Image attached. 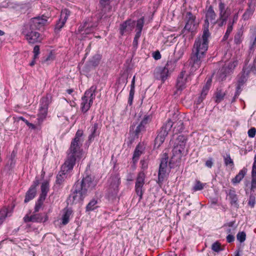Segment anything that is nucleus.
Instances as JSON below:
<instances>
[{"mask_svg": "<svg viewBox=\"0 0 256 256\" xmlns=\"http://www.w3.org/2000/svg\"><path fill=\"white\" fill-rule=\"evenodd\" d=\"M246 172V169H242L240 171L238 174L232 180L233 184L239 183L244 176Z\"/></svg>", "mask_w": 256, "mask_h": 256, "instance_id": "nucleus-29", "label": "nucleus"}, {"mask_svg": "<svg viewBox=\"0 0 256 256\" xmlns=\"http://www.w3.org/2000/svg\"><path fill=\"white\" fill-rule=\"evenodd\" d=\"M33 52L34 54V59L36 60L38 58V55L40 54V48L38 46H34V48Z\"/></svg>", "mask_w": 256, "mask_h": 256, "instance_id": "nucleus-53", "label": "nucleus"}, {"mask_svg": "<svg viewBox=\"0 0 256 256\" xmlns=\"http://www.w3.org/2000/svg\"><path fill=\"white\" fill-rule=\"evenodd\" d=\"M232 28H233L232 23L231 22V20H229L227 30L226 31V34H230L232 30Z\"/></svg>", "mask_w": 256, "mask_h": 256, "instance_id": "nucleus-56", "label": "nucleus"}, {"mask_svg": "<svg viewBox=\"0 0 256 256\" xmlns=\"http://www.w3.org/2000/svg\"><path fill=\"white\" fill-rule=\"evenodd\" d=\"M20 120H22L24 122H25V123L28 126H33L32 124L30 123L27 120H25L23 117H20L19 118Z\"/></svg>", "mask_w": 256, "mask_h": 256, "instance_id": "nucleus-63", "label": "nucleus"}, {"mask_svg": "<svg viewBox=\"0 0 256 256\" xmlns=\"http://www.w3.org/2000/svg\"><path fill=\"white\" fill-rule=\"evenodd\" d=\"M146 176L144 172H140L138 173L136 182L135 190L136 194L140 196V199L142 198L143 191L142 188L144 184Z\"/></svg>", "mask_w": 256, "mask_h": 256, "instance_id": "nucleus-11", "label": "nucleus"}, {"mask_svg": "<svg viewBox=\"0 0 256 256\" xmlns=\"http://www.w3.org/2000/svg\"><path fill=\"white\" fill-rule=\"evenodd\" d=\"M46 16H38L32 18L30 21L24 24L22 28V33L30 44L40 42L42 38L39 32L36 31L43 27L46 23Z\"/></svg>", "mask_w": 256, "mask_h": 256, "instance_id": "nucleus-2", "label": "nucleus"}, {"mask_svg": "<svg viewBox=\"0 0 256 256\" xmlns=\"http://www.w3.org/2000/svg\"><path fill=\"white\" fill-rule=\"evenodd\" d=\"M98 202L97 198L92 199L87 204L86 206V211L90 212L94 210L98 207Z\"/></svg>", "mask_w": 256, "mask_h": 256, "instance_id": "nucleus-30", "label": "nucleus"}, {"mask_svg": "<svg viewBox=\"0 0 256 256\" xmlns=\"http://www.w3.org/2000/svg\"><path fill=\"white\" fill-rule=\"evenodd\" d=\"M38 181H36L34 184L30 187L28 190L26 192L24 200L25 203L28 202L30 200H32L34 198L36 192V186L38 185Z\"/></svg>", "mask_w": 256, "mask_h": 256, "instance_id": "nucleus-20", "label": "nucleus"}, {"mask_svg": "<svg viewBox=\"0 0 256 256\" xmlns=\"http://www.w3.org/2000/svg\"><path fill=\"white\" fill-rule=\"evenodd\" d=\"M174 67H175L174 62L172 60H170V61H168L167 62L166 65L164 68L165 69H166V70H168V72H172L174 70Z\"/></svg>", "mask_w": 256, "mask_h": 256, "instance_id": "nucleus-41", "label": "nucleus"}, {"mask_svg": "<svg viewBox=\"0 0 256 256\" xmlns=\"http://www.w3.org/2000/svg\"><path fill=\"white\" fill-rule=\"evenodd\" d=\"M218 8L220 11V16H230V12L228 10V8H226L225 4L222 1L219 3Z\"/></svg>", "mask_w": 256, "mask_h": 256, "instance_id": "nucleus-26", "label": "nucleus"}, {"mask_svg": "<svg viewBox=\"0 0 256 256\" xmlns=\"http://www.w3.org/2000/svg\"><path fill=\"white\" fill-rule=\"evenodd\" d=\"M236 238L240 242H242L246 240V234L244 232H239L236 235Z\"/></svg>", "mask_w": 256, "mask_h": 256, "instance_id": "nucleus-44", "label": "nucleus"}, {"mask_svg": "<svg viewBox=\"0 0 256 256\" xmlns=\"http://www.w3.org/2000/svg\"><path fill=\"white\" fill-rule=\"evenodd\" d=\"M186 18L188 19L186 24L183 30V32L188 30V32H192L196 28V24L194 22L195 16L192 14L188 12L186 14Z\"/></svg>", "mask_w": 256, "mask_h": 256, "instance_id": "nucleus-19", "label": "nucleus"}, {"mask_svg": "<svg viewBox=\"0 0 256 256\" xmlns=\"http://www.w3.org/2000/svg\"><path fill=\"white\" fill-rule=\"evenodd\" d=\"M204 184L201 183L199 180L196 182V185L194 187V190L195 191L200 190L204 188Z\"/></svg>", "mask_w": 256, "mask_h": 256, "instance_id": "nucleus-47", "label": "nucleus"}, {"mask_svg": "<svg viewBox=\"0 0 256 256\" xmlns=\"http://www.w3.org/2000/svg\"><path fill=\"white\" fill-rule=\"evenodd\" d=\"M70 14V12L67 9L65 8L62 10L59 22L56 24L54 30L56 33H58L64 26Z\"/></svg>", "mask_w": 256, "mask_h": 256, "instance_id": "nucleus-15", "label": "nucleus"}, {"mask_svg": "<svg viewBox=\"0 0 256 256\" xmlns=\"http://www.w3.org/2000/svg\"><path fill=\"white\" fill-rule=\"evenodd\" d=\"M49 190V184L48 182H44L42 183L41 186V194L40 196V198L46 199L47 193Z\"/></svg>", "mask_w": 256, "mask_h": 256, "instance_id": "nucleus-28", "label": "nucleus"}, {"mask_svg": "<svg viewBox=\"0 0 256 256\" xmlns=\"http://www.w3.org/2000/svg\"><path fill=\"white\" fill-rule=\"evenodd\" d=\"M140 36V35L139 34V33L136 34L135 35V36L134 38V40H133V46L134 48L136 49L137 48L138 45V40Z\"/></svg>", "mask_w": 256, "mask_h": 256, "instance_id": "nucleus-51", "label": "nucleus"}, {"mask_svg": "<svg viewBox=\"0 0 256 256\" xmlns=\"http://www.w3.org/2000/svg\"><path fill=\"white\" fill-rule=\"evenodd\" d=\"M210 36V34L208 29L204 28L202 36L196 40L190 62L192 70H195L200 66L205 53L208 49Z\"/></svg>", "mask_w": 256, "mask_h": 256, "instance_id": "nucleus-1", "label": "nucleus"}, {"mask_svg": "<svg viewBox=\"0 0 256 256\" xmlns=\"http://www.w3.org/2000/svg\"><path fill=\"white\" fill-rule=\"evenodd\" d=\"M252 180L251 182V190L254 191L256 188V155L254 156V161L253 164L252 172Z\"/></svg>", "mask_w": 256, "mask_h": 256, "instance_id": "nucleus-25", "label": "nucleus"}, {"mask_svg": "<svg viewBox=\"0 0 256 256\" xmlns=\"http://www.w3.org/2000/svg\"><path fill=\"white\" fill-rule=\"evenodd\" d=\"M242 32L238 31L234 36V42L235 44H238L242 42Z\"/></svg>", "mask_w": 256, "mask_h": 256, "instance_id": "nucleus-43", "label": "nucleus"}, {"mask_svg": "<svg viewBox=\"0 0 256 256\" xmlns=\"http://www.w3.org/2000/svg\"><path fill=\"white\" fill-rule=\"evenodd\" d=\"M96 26H97V24L92 23L91 18H88L84 22L82 26L79 27L78 32H84L82 34H88Z\"/></svg>", "mask_w": 256, "mask_h": 256, "instance_id": "nucleus-16", "label": "nucleus"}, {"mask_svg": "<svg viewBox=\"0 0 256 256\" xmlns=\"http://www.w3.org/2000/svg\"><path fill=\"white\" fill-rule=\"evenodd\" d=\"M252 40V44L250 46V49H252L253 46L256 43V30L254 31V33L253 34L252 36H251Z\"/></svg>", "mask_w": 256, "mask_h": 256, "instance_id": "nucleus-58", "label": "nucleus"}, {"mask_svg": "<svg viewBox=\"0 0 256 256\" xmlns=\"http://www.w3.org/2000/svg\"><path fill=\"white\" fill-rule=\"evenodd\" d=\"M227 194L229 197L230 204L236 208H238L239 204L238 202V196L236 192L234 190H230L228 191V192L227 193Z\"/></svg>", "mask_w": 256, "mask_h": 256, "instance_id": "nucleus-23", "label": "nucleus"}, {"mask_svg": "<svg viewBox=\"0 0 256 256\" xmlns=\"http://www.w3.org/2000/svg\"><path fill=\"white\" fill-rule=\"evenodd\" d=\"M54 58V54L52 52H50L46 57H44L42 60V62H48L53 60Z\"/></svg>", "mask_w": 256, "mask_h": 256, "instance_id": "nucleus-48", "label": "nucleus"}, {"mask_svg": "<svg viewBox=\"0 0 256 256\" xmlns=\"http://www.w3.org/2000/svg\"><path fill=\"white\" fill-rule=\"evenodd\" d=\"M226 95L225 92L223 91L221 89H218L216 92L215 101L217 103L220 102L224 100V98Z\"/></svg>", "mask_w": 256, "mask_h": 256, "instance_id": "nucleus-31", "label": "nucleus"}, {"mask_svg": "<svg viewBox=\"0 0 256 256\" xmlns=\"http://www.w3.org/2000/svg\"><path fill=\"white\" fill-rule=\"evenodd\" d=\"M172 124L174 126L173 129L174 133L176 134L183 130L184 128V123L182 120H178L176 122H172Z\"/></svg>", "mask_w": 256, "mask_h": 256, "instance_id": "nucleus-27", "label": "nucleus"}, {"mask_svg": "<svg viewBox=\"0 0 256 256\" xmlns=\"http://www.w3.org/2000/svg\"><path fill=\"white\" fill-rule=\"evenodd\" d=\"M72 213L70 210H66L62 216V224L64 225L66 224L69 222L70 217Z\"/></svg>", "mask_w": 256, "mask_h": 256, "instance_id": "nucleus-35", "label": "nucleus"}, {"mask_svg": "<svg viewBox=\"0 0 256 256\" xmlns=\"http://www.w3.org/2000/svg\"><path fill=\"white\" fill-rule=\"evenodd\" d=\"M187 140V136L183 134L179 135L176 138L172 150L173 155L169 162L170 168H173L174 164L180 162L182 154L185 150Z\"/></svg>", "mask_w": 256, "mask_h": 256, "instance_id": "nucleus-4", "label": "nucleus"}, {"mask_svg": "<svg viewBox=\"0 0 256 256\" xmlns=\"http://www.w3.org/2000/svg\"><path fill=\"white\" fill-rule=\"evenodd\" d=\"M144 24V18L143 17L138 19L137 20L136 24V34L139 33L140 35H141V32L142 30Z\"/></svg>", "mask_w": 256, "mask_h": 256, "instance_id": "nucleus-33", "label": "nucleus"}, {"mask_svg": "<svg viewBox=\"0 0 256 256\" xmlns=\"http://www.w3.org/2000/svg\"><path fill=\"white\" fill-rule=\"evenodd\" d=\"M212 80L210 78L207 80L206 84L203 87L201 92L202 96H206L210 86Z\"/></svg>", "mask_w": 256, "mask_h": 256, "instance_id": "nucleus-36", "label": "nucleus"}, {"mask_svg": "<svg viewBox=\"0 0 256 256\" xmlns=\"http://www.w3.org/2000/svg\"><path fill=\"white\" fill-rule=\"evenodd\" d=\"M120 33L122 35H123L125 32H128L127 31V26H126V22H123L122 24L120 26Z\"/></svg>", "mask_w": 256, "mask_h": 256, "instance_id": "nucleus-50", "label": "nucleus"}, {"mask_svg": "<svg viewBox=\"0 0 256 256\" xmlns=\"http://www.w3.org/2000/svg\"><path fill=\"white\" fill-rule=\"evenodd\" d=\"M238 17V14H235L232 20L231 21V22L232 23V24L237 20Z\"/></svg>", "mask_w": 256, "mask_h": 256, "instance_id": "nucleus-64", "label": "nucleus"}, {"mask_svg": "<svg viewBox=\"0 0 256 256\" xmlns=\"http://www.w3.org/2000/svg\"><path fill=\"white\" fill-rule=\"evenodd\" d=\"M173 126L172 122L168 120L161 128L154 141V148H158L164 142L166 137Z\"/></svg>", "mask_w": 256, "mask_h": 256, "instance_id": "nucleus-7", "label": "nucleus"}, {"mask_svg": "<svg viewBox=\"0 0 256 256\" xmlns=\"http://www.w3.org/2000/svg\"><path fill=\"white\" fill-rule=\"evenodd\" d=\"M168 158V154L166 152L164 153L160 164L158 174V182H162L164 180L166 173Z\"/></svg>", "mask_w": 256, "mask_h": 256, "instance_id": "nucleus-13", "label": "nucleus"}, {"mask_svg": "<svg viewBox=\"0 0 256 256\" xmlns=\"http://www.w3.org/2000/svg\"><path fill=\"white\" fill-rule=\"evenodd\" d=\"M144 130V126L140 122V124L138 126H137L136 129L134 130V132L135 136H138L140 134V133L142 131Z\"/></svg>", "mask_w": 256, "mask_h": 256, "instance_id": "nucleus-46", "label": "nucleus"}, {"mask_svg": "<svg viewBox=\"0 0 256 256\" xmlns=\"http://www.w3.org/2000/svg\"><path fill=\"white\" fill-rule=\"evenodd\" d=\"M206 96H202V94L200 96L198 97L197 102L198 104H200L202 102L204 99L205 98Z\"/></svg>", "mask_w": 256, "mask_h": 256, "instance_id": "nucleus-62", "label": "nucleus"}, {"mask_svg": "<svg viewBox=\"0 0 256 256\" xmlns=\"http://www.w3.org/2000/svg\"><path fill=\"white\" fill-rule=\"evenodd\" d=\"M98 128V124H94L91 129V134L88 136V140L91 141L95 136L99 134V132L97 131Z\"/></svg>", "mask_w": 256, "mask_h": 256, "instance_id": "nucleus-34", "label": "nucleus"}, {"mask_svg": "<svg viewBox=\"0 0 256 256\" xmlns=\"http://www.w3.org/2000/svg\"><path fill=\"white\" fill-rule=\"evenodd\" d=\"M49 104L48 98H42L40 100V106L39 110V113L38 114V120L39 122H42L43 120L46 118L48 108Z\"/></svg>", "mask_w": 256, "mask_h": 256, "instance_id": "nucleus-12", "label": "nucleus"}, {"mask_svg": "<svg viewBox=\"0 0 256 256\" xmlns=\"http://www.w3.org/2000/svg\"><path fill=\"white\" fill-rule=\"evenodd\" d=\"M141 154L142 152L138 149V147H136L134 154L133 158L138 159Z\"/></svg>", "mask_w": 256, "mask_h": 256, "instance_id": "nucleus-54", "label": "nucleus"}, {"mask_svg": "<svg viewBox=\"0 0 256 256\" xmlns=\"http://www.w3.org/2000/svg\"><path fill=\"white\" fill-rule=\"evenodd\" d=\"M248 6V8L242 16L244 20H248L252 15L255 10V5L252 4V2H249Z\"/></svg>", "mask_w": 256, "mask_h": 256, "instance_id": "nucleus-24", "label": "nucleus"}, {"mask_svg": "<svg viewBox=\"0 0 256 256\" xmlns=\"http://www.w3.org/2000/svg\"><path fill=\"white\" fill-rule=\"evenodd\" d=\"M188 76L186 71H182L180 72L176 81V88L178 90L181 91L186 88Z\"/></svg>", "mask_w": 256, "mask_h": 256, "instance_id": "nucleus-18", "label": "nucleus"}, {"mask_svg": "<svg viewBox=\"0 0 256 256\" xmlns=\"http://www.w3.org/2000/svg\"><path fill=\"white\" fill-rule=\"evenodd\" d=\"M213 164V160L211 158L207 160L206 162V166L208 168H211Z\"/></svg>", "mask_w": 256, "mask_h": 256, "instance_id": "nucleus-57", "label": "nucleus"}, {"mask_svg": "<svg viewBox=\"0 0 256 256\" xmlns=\"http://www.w3.org/2000/svg\"><path fill=\"white\" fill-rule=\"evenodd\" d=\"M44 200H45L44 199H43V198H38V200H37V202L36 203L34 213H36V212H39L40 210L42 208V206Z\"/></svg>", "mask_w": 256, "mask_h": 256, "instance_id": "nucleus-38", "label": "nucleus"}, {"mask_svg": "<svg viewBox=\"0 0 256 256\" xmlns=\"http://www.w3.org/2000/svg\"><path fill=\"white\" fill-rule=\"evenodd\" d=\"M169 72L168 70L165 69L164 67L157 68L154 72V75L157 79L161 80L162 82L166 79L168 76Z\"/></svg>", "mask_w": 256, "mask_h": 256, "instance_id": "nucleus-21", "label": "nucleus"}, {"mask_svg": "<svg viewBox=\"0 0 256 256\" xmlns=\"http://www.w3.org/2000/svg\"><path fill=\"white\" fill-rule=\"evenodd\" d=\"M228 16H220L218 20H216V24L219 26H222L226 24Z\"/></svg>", "mask_w": 256, "mask_h": 256, "instance_id": "nucleus-39", "label": "nucleus"}, {"mask_svg": "<svg viewBox=\"0 0 256 256\" xmlns=\"http://www.w3.org/2000/svg\"><path fill=\"white\" fill-rule=\"evenodd\" d=\"M224 164L226 166L230 165L231 166H234V162L232 160L231 158L230 154H227L226 156L224 157Z\"/></svg>", "mask_w": 256, "mask_h": 256, "instance_id": "nucleus-42", "label": "nucleus"}, {"mask_svg": "<svg viewBox=\"0 0 256 256\" xmlns=\"http://www.w3.org/2000/svg\"><path fill=\"white\" fill-rule=\"evenodd\" d=\"M68 156L66 160L62 166L61 171L57 175L56 181L57 184H60L62 183L66 178V173L72 170L76 164V158H74V162L68 160Z\"/></svg>", "mask_w": 256, "mask_h": 256, "instance_id": "nucleus-8", "label": "nucleus"}, {"mask_svg": "<svg viewBox=\"0 0 256 256\" xmlns=\"http://www.w3.org/2000/svg\"><path fill=\"white\" fill-rule=\"evenodd\" d=\"M153 56L155 60H158L160 58L161 55L158 51H156L153 53Z\"/></svg>", "mask_w": 256, "mask_h": 256, "instance_id": "nucleus-59", "label": "nucleus"}, {"mask_svg": "<svg viewBox=\"0 0 256 256\" xmlns=\"http://www.w3.org/2000/svg\"><path fill=\"white\" fill-rule=\"evenodd\" d=\"M96 89V86H91L90 89L85 92L84 96L82 97L81 108L82 110L84 112H86L92 106L93 102V100L95 98V92Z\"/></svg>", "mask_w": 256, "mask_h": 256, "instance_id": "nucleus-6", "label": "nucleus"}, {"mask_svg": "<svg viewBox=\"0 0 256 256\" xmlns=\"http://www.w3.org/2000/svg\"><path fill=\"white\" fill-rule=\"evenodd\" d=\"M234 62L232 64L228 63V64H225L224 66H223L218 72V76L219 80H224L226 76V74L230 72L231 69L233 68L235 66Z\"/></svg>", "mask_w": 256, "mask_h": 256, "instance_id": "nucleus-17", "label": "nucleus"}, {"mask_svg": "<svg viewBox=\"0 0 256 256\" xmlns=\"http://www.w3.org/2000/svg\"><path fill=\"white\" fill-rule=\"evenodd\" d=\"M110 0H100V7L104 8L107 6H109Z\"/></svg>", "mask_w": 256, "mask_h": 256, "instance_id": "nucleus-52", "label": "nucleus"}, {"mask_svg": "<svg viewBox=\"0 0 256 256\" xmlns=\"http://www.w3.org/2000/svg\"><path fill=\"white\" fill-rule=\"evenodd\" d=\"M127 26V31L131 32L135 26V21L128 20L126 21Z\"/></svg>", "mask_w": 256, "mask_h": 256, "instance_id": "nucleus-40", "label": "nucleus"}, {"mask_svg": "<svg viewBox=\"0 0 256 256\" xmlns=\"http://www.w3.org/2000/svg\"><path fill=\"white\" fill-rule=\"evenodd\" d=\"M82 135V132L78 130L74 138L72 140L70 148L68 152L69 160L74 162V158H79L82 156V151L80 150L82 145L81 137Z\"/></svg>", "mask_w": 256, "mask_h": 256, "instance_id": "nucleus-5", "label": "nucleus"}, {"mask_svg": "<svg viewBox=\"0 0 256 256\" xmlns=\"http://www.w3.org/2000/svg\"><path fill=\"white\" fill-rule=\"evenodd\" d=\"M212 249L216 252H219L222 250L221 247H220V244L216 242H214L212 246Z\"/></svg>", "mask_w": 256, "mask_h": 256, "instance_id": "nucleus-45", "label": "nucleus"}, {"mask_svg": "<svg viewBox=\"0 0 256 256\" xmlns=\"http://www.w3.org/2000/svg\"><path fill=\"white\" fill-rule=\"evenodd\" d=\"M216 14L215 13L213 8L212 6H210L206 11V19L204 20V28H208L210 22L213 25L216 24Z\"/></svg>", "mask_w": 256, "mask_h": 256, "instance_id": "nucleus-9", "label": "nucleus"}, {"mask_svg": "<svg viewBox=\"0 0 256 256\" xmlns=\"http://www.w3.org/2000/svg\"><path fill=\"white\" fill-rule=\"evenodd\" d=\"M134 86H135V84H131L130 90L129 98H128V103L130 105H132V100L134 99Z\"/></svg>", "mask_w": 256, "mask_h": 256, "instance_id": "nucleus-37", "label": "nucleus"}, {"mask_svg": "<svg viewBox=\"0 0 256 256\" xmlns=\"http://www.w3.org/2000/svg\"><path fill=\"white\" fill-rule=\"evenodd\" d=\"M96 184L92 178L86 176L81 181H78L74 186L73 193L68 198V202L77 203L83 200L87 195L96 186Z\"/></svg>", "mask_w": 256, "mask_h": 256, "instance_id": "nucleus-3", "label": "nucleus"}, {"mask_svg": "<svg viewBox=\"0 0 256 256\" xmlns=\"http://www.w3.org/2000/svg\"><path fill=\"white\" fill-rule=\"evenodd\" d=\"M120 180V178L118 175L112 176L109 180L110 192L112 196H115L118 192Z\"/></svg>", "mask_w": 256, "mask_h": 256, "instance_id": "nucleus-14", "label": "nucleus"}, {"mask_svg": "<svg viewBox=\"0 0 256 256\" xmlns=\"http://www.w3.org/2000/svg\"><path fill=\"white\" fill-rule=\"evenodd\" d=\"M150 119V116H145L144 119L142 120L140 122L141 124H144V126L148 122V120Z\"/></svg>", "mask_w": 256, "mask_h": 256, "instance_id": "nucleus-61", "label": "nucleus"}, {"mask_svg": "<svg viewBox=\"0 0 256 256\" xmlns=\"http://www.w3.org/2000/svg\"><path fill=\"white\" fill-rule=\"evenodd\" d=\"M14 207V206L11 208L4 206L0 210V225L3 223L6 217L11 216Z\"/></svg>", "mask_w": 256, "mask_h": 256, "instance_id": "nucleus-22", "label": "nucleus"}, {"mask_svg": "<svg viewBox=\"0 0 256 256\" xmlns=\"http://www.w3.org/2000/svg\"><path fill=\"white\" fill-rule=\"evenodd\" d=\"M48 220V216L45 214H37L33 212L31 216L26 214L24 218V220L25 222H45Z\"/></svg>", "mask_w": 256, "mask_h": 256, "instance_id": "nucleus-10", "label": "nucleus"}, {"mask_svg": "<svg viewBox=\"0 0 256 256\" xmlns=\"http://www.w3.org/2000/svg\"><path fill=\"white\" fill-rule=\"evenodd\" d=\"M246 74H245V72H244V74L240 76L238 81V84L236 86V94H238V90L241 88V86L244 84L246 82Z\"/></svg>", "mask_w": 256, "mask_h": 256, "instance_id": "nucleus-32", "label": "nucleus"}, {"mask_svg": "<svg viewBox=\"0 0 256 256\" xmlns=\"http://www.w3.org/2000/svg\"><path fill=\"white\" fill-rule=\"evenodd\" d=\"M256 198L253 195H250L248 200V204L251 207L253 208L255 204Z\"/></svg>", "mask_w": 256, "mask_h": 256, "instance_id": "nucleus-49", "label": "nucleus"}, {"mask_svg": "<svg viewBox=\"0 0 256 256\" xmlns=\"http://www.w3.org/2000/svg\"><path fill=\"white\" fill-rule=\"evenodd\" d=\"M256 133V129L254 128H251L248 131V135L250 138H254Z\"/></svg>", "mask_w": 256, "mask_h": 256, "instance_id": "nucleus-55", "label": "nucleus"}, {"mask_svg": "<svg viewBox=\"0 0 256 256\" xmlns=\"http://www.w3.org/2000/svg\"><path fill=\"white\" fill-rule=\"evenodd\" d=\"M234 240V237L232 234H228L226 236V240L228 242H232Z\"/></svg>", "mask_w": 256, "mask_h": 256, "instance_id": "nucleus-60", "label": "nucleus"}]
</instances>
